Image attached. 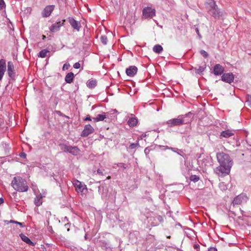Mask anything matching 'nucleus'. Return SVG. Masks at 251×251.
Listing matches in <instances>:
<instances>
[{"mask_svg":"<svg viewBox=\"0 0 251 251\" xmlns=\"http://www.w3.org/2000/svg\"><path fill=\"white\" fill-rule=\"evenodd\" d=\"M110 178H111V176H108L107 177V179H110Z\"/></svg>","mask_w":251,"mask_h":251,"instance_id":"nucleus-44","label":"nucleus"},{"mask_svg":"<svg viewBox=\"0 0 251 251\" xmlns=\"http://www.w3.org/2000/svg\"><path fill=\"white\" fill-rule=\"evenodd\" d=\"M69 64H64L63 66V70H65V69L66 70H67L69 67Z\"/></svg>","mask_w":251,"mask_h":251,"instance_id":"nucleus-35","label":"nucleus"},{"mask_svg":"<svg viewBox=\"0 0 251 251\" xmlns=\"http://www.w3.org/2000/svg\"><path fill=\"white\" fill-rule=\"evenodd\" d=\"M196 31L198 35L200 36V32L198 28H196Z\"/></svg>","mask_w":251,"mask_h":251,"instance_id":"nucleus-40","label":"nucleus"},{"mask_svg":"<svg viewBox=\"0 0 251 251\" xmlns=\"http://www.w3.org/2000/svg\"><path fill=\"white\" fill-rule=\"evenodd\" d=\"M73 184L75 188L76 191L78 193L82 194L83 190L86 189V186L77 180H75L73 182Z\"/></svg>","mask_w":251,"mask_h":251,"instance_id":"nucleus-9","label":"nucleus"},{"mask_svg":"<svg viewBox=\"0 0 251 251\" xmlns=\"http://www.w3.org/2000/svg\"><path fill=\"white\" fill-rule=\"evenodd\" d=\"M49 229H50V232L52 233L53 230H52L51 227H49Z\"/></svg>","mask_w":251,"mask_h":251,"instance_id":"nucleus-42","label":"nucleus"},{"mask_svg":"<svg viewBox=\"0 0 251 251\" xmlns=\"http://www.w3.org/2000/svg\"><path fill=\"white\" fill-rule=\"evenodd\" d=\"M231 167L232 166L227 165L220 164L219 166L216 168L214 171L219 176L223 177L228 175L230 173Z\"/></svg>","mask_w":251,"mask_h":251,"instance_id":"nucleus-3","label":"nucleus"},{"mask_svg":"<svg viewBox=\"0 0 251 251\" xmlns=\"http://www.w3.org/2000/svg\"><path fill=\"white\" fill-rule=\"evenodd\" d=\"M139 146L138 143H132L130 145L129 148L130 149L132 150L136 148L137 146Z\"/></svg>","mask_w":251,"mask_h":251,"instance_id":"nucleus-30","label":"nucleus"},{"mask_svg":"<svg viewBox=\"0 0 251 251\" xmlns=\"http://www.w3.org/2000/svg\"><path fill=\"white\" fill-rule=\"evenodd\" d=\"M11 186L15 190L19 192H26L28 189L26 180L20 176H15L13 178Z\"/></svg>","mask_w":251,"mask_h":251,"instance_id":"nucleus-1","label":"nucleus"},{"mask_svg":"<svg viewBox=\"0 0 251 251\" xmlns=\"http://www.w3.org/2000/svg\"><path fill=\"white\" fill-rule=\"evenodd\" d=\"M5 6V3L3 0H0V7L2 9Z\"/></svg>","mask_w":251,"mask_h":251,"instance_id":"nucleus-33","label":"nucleus"},{"mask_svg":"<svg viewBox=\"0 0 251 251\" xmlns=\"http://www.w3.org/2000/svg\"><path fill=\"white\" fill-rule=\"evenodd\" d=\"M61 150L64 152H69L74 155L79 154L80 150L77 147H72L63 144L61 146Z\"/></svg>","mask_w":251,"mask_h":251,"instance_id":"nucleus-5","label":"nucleus"},{"mask_svg":"<svg viewBox=\"0 0 251 251\" xmlns=\"http://www.w3.org/2000/svg\"><path fill=\"white\" fill-rule=\"evenodd\" d=\"M5 61L4 59L0 60V80L3 77L6 68Z\"/></svg>","mask_w":251,"mask_h":251,"instance_id":"nucleus-17","label":"nucleus"},{"mask_svg":"<svg viewBox=\"0 0 251 251\" xmlns=\"http://www.w3.org/2000/svg\"><path fill=\"white\" fill-rule=\"evenodd\" d=\"M74 67L75 69H79L80 67V64H79V63L76 62L75 63V64L74 65Z\"/></svg>","mask_w":251,"mask_h":251,"instance_id":"nucleus-34","label":"nucleus"},{"mask_svg":"<svg viewBox=\"0 0 251 251\" xmlns=\"http://www.w3.org/2000/svg\"><path fill=\"white\" fill-rule=\"evenodd\" d=\"M155 15V9L150 7H145L143 10V16L145 18H152Z\"/></svg>","mask_w":251,"mask_h":251,"instance_id":"nucleus-7","label":"nucleus"},{"mask_svg":"<svg viewBox=\"0 0 251 251\" xmlns=\"http://www.w3.org/2000/svg\"><path fill=\"white\" fill-rule=\"evenodd\" d=\"M69 22L74 29H76L77 31L79 30L80 27V24L79 22L76 21L72 17H70L69 18Z\"/></svg>","mask_w":251,"mask_h":251,"instance_id":"nucleus-14","label":"nucleus"},{"mask_svg":"<svg viewBox=\"0 0 251 251\" xmlns=\"http://www.w3.org/2000/svg\"><path fill=\"white\" fill-rule=\"evenodd\" d=\"M94 128L90 125H87L85 126L83 130L82 131L81 136L87 137L89 134L92 133L94 132Z\"/></svg>","mask_w":251,"mask_h":251,"instance_id":"nucleus-10","label":"nucleus"},{"mask_svg":"<svg viewBox=\"0 0 251 251\" xmlns=\"http://www.w3.org/2000/svg\"><path fill=\"white\" fill-rule=\"evenodd\" d=\"M137 70V68L136 66H131L126 69V74L128 76L132 77L136 74Z\"/></svg>","mask_w":251,"mask_h":251,"instance_id":"nucleus-16","label":"nucleus"},{"mask_svg":"<svg viewBox=\"0 0 251 251\" xmlns=\"http://www.w3.org/2000/svg\"><path fill=\"white\" fill-rule=\"evenodd\" d=\"M222 80L226 82L231 83L233 81L234 75L232 73H225L222 76Z\"/></svg>","mask_w":251,"mask_h":251,"instance_id":"nucleus-12","label":"nucleus"},{"mask_svg":"<svg viewBox=\"0 0 251 251\" xmlns=\"http://www.w3.org/2000/svg\"><path fill=\"white\" fill-rule=\"evenodd\" d=\"M85 120V121H91V118H90V117H87L85 119V120Z\"/></svg>","mask_w":251,"mask_h":251,"instance_id":"nucleus-38","label":"nucleus"},{"mask_svg":"<svg viewBox=\"0 0 251 251\" xmlns=\"http://www.w3.org/2000/svg\"><path fill=\"white\" fill-rule=\"evenodd\" d=\"M106 118L105 114H98L96 117L93 118L94 121L97 122L99 121H102Z\"/></svg>","mask_w":251,"mask_h":251,"instance_id":"nucleus-21","label":"nucleus"},{"mask_svg":"<svg viewBox=\"0 0 251 251\" xmlns=\"http://www.w3.org/2000/svg\"><path fill=\"white\" fill-rule=\"evenodd\" d=\"M49 51L47 50H43L39 52V56L41 58H44L47 56V53Z\"/></svg>","mask_w":251,"mask_h":251,"instance_id":"nucleus-25","label":"nucleus"},{"mask_svg":"<svg viewBox=\"0 0 251 251\" xmlns=\"http://www.w3.org/2000/svg\"><path fill=\"white\" fill-rule=\"evenodd\" d=\"M65 20H63L62 22H58L53 24L50 28L52 32H55L59 30L60 27L64 25Z\"/></svg>","mask_w":251,"mask_h":251,"instance_id":"nucleus-11","label":"nucleus"},{"mask_svg":"<svg viewBox=\"0 0 251 251\" xmlns=\"http://www.w3.org/2000/svg\"><path fill=\"white\" fill-rule=\"evenodd\" d=\"M16 224L19 225L21 226H23V224L22 223H20L16 221Z\"/></svg>","mask_w":251,"mask_h":251,"instance_id":"nucleus-41","label":"nucleus"},{"mask_svg":"<svg viewBox=\"0 0 251 251\" xmlns=\"http://www.w3.org/2000/svg\"><path fill=\"white\" fill-rule=\"evenodd\" d=\"M118 166H119L120 167H123L124 169H125L126 168L125 164L123 163H121L118 164Z\"/></svg>","mask_w":251,"mask_h":251,"instance_id":"nucleus-36","label":"nucleus"},{"mask_svg":"<svg viewBox=\"0 0 251 251\" xmlns=\"http://www.w3.org/2000/svg\"><path fill=\"white\" fill-rule=\"evenodd\" d=\"M154 52L159 53L163 50L162 47L160 45H156L153 48Z\"/></svg>","mask_w":251,"mask_h":251,"instance_id":"nucleus-24","label":"nucleus"},{"mask_svg":"<svg viewBox=\"0 0 251 251\" xmlns=\"http://www.w3.org/2000/svg\"><path fill=\"white\" fill-rule=\"evenodd\" d=\"M54 9L53 5H48L46 6L42 12V16L43 17H48L52 13Z\"/></svg>","mask_w":251,"mask_h":251,"instance_id":"nucleus-13","label":"nucleus"},{"mask_svg":"<svg viewBox=\"0 0 251 251\" xmlns=\"http://www.w3.org/2000/svg\"><path fill=\"white\" fill-rule=\"evenodd\" d=\"M137 123H138L137 119H136L135 118H130L127 122L128 125L130 127H133V126H136V125L137 124Z\"/></svg>","mask_w":251,"mask_h":251,"instance_id":"nucleus-20","label":"nucleus"},{"mask_svg":"<svg viewBox=\"0 0 251 251\" xmlns=\"http://www.w3.org/2000/svg\"><path fill=\"white\" fill-rule=\"evenodd\" d=\"M100 41L103 45H106L107 42V38L106 36L103 35L100 37Z\"/></svg>","mask_w":251,"mask_h":251,"instance_id":"nucleus-29","label":"nucleus"},{"mask_svg":"<svg viewBox=\"0 0 251 251\" xmlns=\"http://www.w3.org/2000/svg\"><path fill=\"white\" fill-rule=\"evenodd\" d=\"M10 222L11 223H15L16 224V221H15L13 220H11Z\"/></svg>","mask_w":251,"mask_h":251,"instance_id":"nucleus-43","label":"nucleus"},{"mask_svg":"<svg viewBox=\"0 0 251 251\" xmlns=\"http://www.w3.org/2000/svg\"><path fill=\"white\" fill-rule=\"evenodd\" d=\"M104 171V170H100V169H98L97 170V173L101 176H104V174L103 173Z\"/></svg>","mask_w":251,"mask_h":251,"instance_id":"nucleus-32","label":"nucleus"},{"mask_svg":"<svg viewBox=\"0 0 251 251\" xmlns=\"http://www.w3.org/2000/svg\"><path fill=\"white\" fill-rule=\"evenodd\" d=\"M233 135V133H232L230 130H227L225 131H223L221 132V135L225 137L228 138Z\"/></svg>","mask_w":251,"mask_h":251,"instance_id":"nucleus-23","label":"nucleus"},{"mask_svg":"<svg viewBox=\"0 0 251 251\" xmlns=\"http://www.w3.org/2000/svg\"><path fill=\"white\" fill-rule=\"evenodd\" d=\"M224 68L219 64H216L213 68V73L216 75L222 74L224 71Z\"/></svg>","mask_w":251,"mask_h":251,"instance_id":"nucleus-15","label":"nucleus"},{"mask_svg":"<svg viewBox=\"0 0 251 251\" xmlns=\"http://www.w3.org/2000/svg\"><path fill=\"white\" fill-rule=\"evenodd\" d=\"M167 123L168 126L173 127L184 124V121L181 116H178L177 118L172 119L169 120Z\"/></svg>","mask_w":251,"mask_h":251,"instance_id":"nucleus-6","label":"nucleus"},{"mask_svg":"<svg viewBox=\"0 0 251 251\" xmlns=\"http://www.w3.org/2000/svg\"><path fill=\"white\" fill-rule=\"evenodd\" d=\"M217 159L220 165H226L232 166V163L229 155L225 152H222L217 154Z\"/></svg>","mask_w":251,"mask_h":251,"instance_id":"nucleus-2","label":"nucleus"},{"mask_svg":"<svg viewBox=\"0 0 251 251\" xmlns=\"http://www.w3.org/2000/svg\"><path fill=\"white\" fill-rule=\"evenodd\" d=\"M201 52V54L204 57V58H207L208 56V53H207L206 51H205V50H201L200 51Z\"/></svg>","mask_w":251,"mask_h":251,"instance_id":"nucleus-31","label":"nucleus"},{"mask_svg":"<svg viewBox=\"0 0 251 251\" xmlns=\"http://www.w3.org/2000/svg\"><path fill=\"white\" fill-rule=\"evenodd\" d=\"M234 204H239L241 203V197L240 196H237L235 198H234L233 201Z\"/></svg>","mask_w":251,"mask_h":251,"instance_id":"nucleus-27","label":"nucleus"},{"mask_svg":"<svg viewBox=\"0 0 251 251\" xmlns=\"http://www.w3.org/2000/svg\"><path fill=\"white\" fill-rule=\"evenodd\" d=\"M190 180L194 182H197L199 180V177L196 175H192L190 178Z\"/></svg>","mask_w":251,"mask_h":251,"instance_id":"nucleus-28","label":"nucleus"},{"mask_svg":"<svg viewBox=\"0 0 251 251\" xmlns=\"http://www.w3.org/2000/svg\"><path fill=\"white\" fill-rule=\"evenodd\" d=\"M7 73L8 76L11 79L13 80L15 79L16 74L15 67L13 62L11 61H9L7 63Z\"/></svg>","mask_w":251,"mask_h":251,"instance_id":"nucleus-8","label":"nucleus"},{"mask_svg":"<svg viewBox=\"0 0 251 251\" xmlns=\"http://www.w3.org/2000/svg\"><path fill=\"white\" fill-rule=\"evenodd\" d=\"M74 75L72 72L69 73L65 76V81L67 83H71L74 79Z\"/></svg>","mask_w":251,"mask_h":251,"instance_id":"nucleus-19","label":"nucleus"},{"mask_svg":"<svg viewBox=\"0 0 251 251\" xmlns=\"http://www.w3.org/2000/svg\"><path fill=\"white\" fill-rule=\"evenodd\" d=\"M211 5V9L209 10L211 14L216 19H219L222 16L221 12L219 10L217 5L216 4L215 2L212 0L210 3Z\"/></svg>","mask_w":251,"mask_h":251,"instance_id":"nucleus-4","label":"nucleus"},{"mask_svg":"<svg viewBox=\"0 0 251 251\" xmlns=\"http://www.w3.org/2000/svg\"><path fill=\"white\" fill-rule=\"evenodd\" d=\"M46 38V36L45 35H43V39H44Z\"/></svg>","mask_w":251,"mask_h":251,"instance_id":"nucleus-45","label":"nucleus"},{"mask_svg":"<svg viewBox=\"0 0 251 251\" xmlns=\"http://www.w3.org/2000/svg\"><path fill=\"white\" fill-rule=\"evenodd\" d=\"M20 236L22 240L26 243L31 246L34 245V244L30 240V239L25 235L23 234H21Z\"/></svg>","mask_w":251,"mask_h":251,"instance_id":"nucleus-18","label":"nucleus"},{"mask_svg":"<svg viewBox=\"0 0 251 251\" xmlns=\"http://www.w3.org/2000/svg\"><path fill=\"white\" fill-rule=\"evenodd\" d=\"M3 202H4L3 199L2 198H0V205L1 204H2V203H3Z\"/></svg>","mask_w":251,"mask_h":251,"instance_id":"nucleus-39","label":"nucleus"},{"mask_svg":"<svg viewBox=\"0 0 251 251\" xmlns=\"http://www.w3.org/2000/svg\"><path fill=\"white\" fill-rule=\"evenodd\" d=\"M208 251H217V250L215 248H210Z\"/></svg>","mask_w":251,"mask_h":251,"instance_id":"nucleus-37","label":"nucleus"},{"mask_svg":"<svg viewBox=\"0 0 251 251\" xmlns=\"http://www.w3.org/2000/svg\"><path fill=\"white\" fill-rule=\"evenodd\" d=\"M97 84L96 81L94 80H90L88 82L87 86L90 88H92L96 86Z\"/></svg>","mask_w":251,"mask_h":251,"instance_id":"nucleus-26","label":"nucleus"},{"mask_svg":"<svg viewBox=\"0 0 251 251\" xmlns=\"http://www.w3.org/2000/svg\"><path fill=\"white\" fill-rule=\"evenodd\" d=\"M42 197L41 195L37 196L34 200L35 204L37 206H40L42 204Z\"/></svg>","mask_w":251,"mask_h":251,"instance_id":"nucleus-22","label":"nucleus"},{"mask_svg":"<svg viewBox=\"0 0 251 251\" xmlns=\"http://www.w3.org/2000/svg\"><path fill=\"white\" fill-rule=\"evenodd\" d=\"M167 238H171V236H167Z\"/></svg>","mask_w":251,"mask_h":251,"instance_id":"nucleus-46","label":"nucleus"}]
</instances>
